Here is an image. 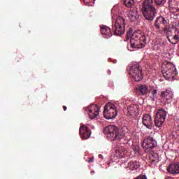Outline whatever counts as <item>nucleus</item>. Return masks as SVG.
Here are the masks:
<instances>
[{"instance_id":"6","label":"nucleus","mask_w":179,"mask_h":179,"mask_svg":"<svg viewBox=\"0 0 179 179\" xmlns=\"http://www.w3.org/2000/svg\"><path fill=\"white\" fill-rule=\"evenodd\" d=\"M116 36H121L125 33V20L122 17H118L115 22L113 29Z\"/></svg>"},{"instance_id":"30","label":"nucleus","mask_w":179,"mask_h":179,"mask_svg":"<svg viewBox=\"0 0 179 179\" xmlns=\"http://www.w3.org/2000/svg\"><path fill=\"white\" fill-rule=\"evenodd\" d=\"M156 5L160 6L164 5L166 2H167V0H155Z\"/></svg>"},{"instance_id":"18","label":"nucleus","mask_w":179,"mask_h":179,"mask_svg":"<svg viewBox=\"0 0 179 179\" xmlns=\"http://www.w3.org/2000/svg\"><path fill=\"white\" fill-rule=\"evenodd\" d=\"M101 33L105 38H110L111 36H113V34L111 33V29L110 27L104 25L101 27Z\"/></svg>"},{"instance_id":"16","label":"nucleus","mask_w":179,"mask_h":179,"mask_svg":"<svg viewBox=\"0 0 179 179\" xmlns=\"http://www.w3.org/2000/svg\"><path fill=\"white\" fill-rule=\"evenodd\" d=\"M139 17H140L139 12L138 11L137 9L129 10L128 17L129 19H130L131 22H135L136 20H138Z\"/></svg>"},{"instance_id":"26","label":"nucleus","mask_w":179,"mask_h":179,"mask_svg":"<svg viewBox=\"0 0 179 179\" xmlns=\"http://www.w3.org/2000/svg\"><path fill=\"white\" fill-rule=\"evenodd\" d=\"M95 1L96 0H83V2L87 6H94Z\"/></svg>"},{"instance_id":"1","label":"nucleus","mask_w":179,"mask_h":179,"mask_svg":"<svg viewBox=\"0 0 179 179\" xmlns=\"http://www.w3.org/2000/svg\"><path fill=\"white\" fill-rule=\"evenodd\" d=\"M103 132L106 134V137L110 141H116L117 143H126L128 145V142H131V136H127L124 133H120L118 127L114 125L107 126Z\"/></svg>"},{"instance_id":"10","label":"nucleus","mask_w":179,"mask_h":179,"mask_svg":"<svg viewBox=\"0 0 179 179\" xmlns=\"http://www.w3.org/2000/svg\"><path fill=\"white\" fill-rule=\"evenodd\" d=\"M141 12L146 20H149L150 22H152L156 17V7H152L151 8H148L147 10H141Z\"/></svg>"},{"instance_id":"22","label":"nucleus","mask_w":179,"mask_h":179,"mask_svg":"<svg viewBox=\"0 0 179 179\" xmlns=\"http://www.w3.org/2000/svg\"><path fill=\"white\" fill-rule=\"evenodd\" d=\"M127 113L129 114V115H134V114L135 113H138V106H136V105H130L128 108H127Z\"/></svg>"},{"instance_id":"11","label":"nucleus","mask_w":179,"mask_h":179,"mask_svg":"<svg viewBox=\"0 0 179 179\" xmlns=\"http://www.w3.org/2000/svg\"><path fill=\"white\" fill-rule=\"evenodd\" d=\"M157 145V142H156V140L153 139V137L150 136L144 139V141L143 142V148L145 152H149V149L155 148Z\"/></svg>"},{"instance_id":"36","label":"nucleus","mask_w":179,"mask_h":179,"mask_svg":"<svg viewBox=\"0 0 179 179\" xmlns=\"http://www.w3.org/2000/svg\"><path fill=\"white\" fill-rule=\"evenodd\" d=\"M172 44H177V42H175V43H173V42H171Z\"/></svg>"},{"instance_id":"14","label":"nucleus","mask_w":179,"mask_h":179,"mask_svg":"<svg viewBox=\"0 0 179 179\" xmlns=\"http://www.w3.org/2000/svg\"><path fill=\"white\" fill-rule=\"evenodd\" d=\"M143 125L148 129L153 128V120H152V116L150 115L145 114L143 116Z\"/></svg>"},{"instance_id":"23","label":"nucleus","mask_w":179,"mask_h":179,"mask_svg":"<svg viewBox=\"0 0 179 179\" xmlns=\"http://www.w3.org/2000/svg\"><path fill=\"white\" fill-rule=\"evenodd\" d=\"M150 97L152 100H155L156 97H157V90L156 89H151L150 90L148 94L147 95Z\"/></svg>"},{"instance_id":"34","label":"nucleus","mask_w":179,"mask_h":179,"mask_svg":"<svg viewBox=\"0 0 179 179\" xmlns=\"http://www.w3.org/2000/svg\"><path fill=\"white\" fill-rule=\"evenodd\" d=\"M99 159H103V155L99 154Z\"/></svg>"},{"instance_id":"19","label":"nucleus","mask_w":179,"mask_h":179,"mask_svg":"<svg viewBox=\"0 0 179 179\" xmlns=\"http://www.w3.org/2000/svg\"><path fill=\"white\" fill-rule=\"evenodd\" d=\"M167 171L170 174H179V163L170 164Z\"/></svg>"},{"instance_id":"25","label":"nucleus","mask_w":179,"mask_h":179,"mask_svg":"<svg viewBox=\"0 0 179 179\" xmlns=\"http://www.w3.org/2000/svg\"><path fill=\"white\" fill-rule=\"evenodd\" d=\"M134 2V0H124V3L127 8H132Z\"/></svg>"},{"instance_id":"31","label":"nucleus","mask_w":179,"mask_h":179,"mask_svg":"<svg viewBox=\"0 0 179 179\" xmlns=\"http://www.w3.org/2000/svg\"><path fill=\"white\" fill-rule=\"evenodd\" d=\"M164 27L162 28V30L166 33V31H169L170 30V26L169 24L164 25Z\"/></svg>"},{"instance_id":"3","label":"nucleus","mask_w":179,"mask_h":179,"mask_svg":"<svg viewBox=\"0 0 179 179\" xmlns=\"http://www.w3.org/2000/svg\"><path fill=\"white\" fill-rule=\"evenodd\" d=\"M129 73L133 78L135 82H140L143 79V74L142 73V67L139 63L134 62L131 66Z\"/></svg>"},{"instance_id":"2","label":"nucleus","mask_w":179,"mask_h":179,"mask_svg":"<svg viewBox=\"0 0 179 179\" xmlns=\"http://www.w3.org/2000/svg\"><path fill=\"white\" fill-rule=\"evenodd\" d=\"M131 48H143L146 44V36L140 31L134 32L130 38Z\"/></svg>"},{"instance_id":"4","label":"nucleus","mask_w":179,"mask_h":179,"mask_svg":"<svg viewBox=\"0 0 179 179\" xmlns=\"http://www.w3.org/2000/svg\"><path fill=\"white\" fill-rule=\"evenodd\" d=\"M118 115L117 106L112 102H108L104 106L103 116L106 120H113Z\"/></svg>"},{"instance_id":"13","label":"nucleus","mask_w":179,"mask_h":179,"mask_svg":"<svg viewBox=\"0 0 179 179\" xmlns=\"http://www.w3.org/2000/svg\"><path fill=\"white\" fill-rule=\"evenodd\" d=\"M161 97L164 103H166V104H170V103L173 101L174 94L173 93V91L170 90H166L161 92Z\"/></svg>"},{"instance_id":"17","label":"nucleus","mask_w":179,"mask_h":179,"mask_svg":"<svg viewBox=\"0 0 179 179\" xmlns=\"http://www.w3.org/2000/svg\"><path fill=\"white\" fill-rule=\"evenodd\" d=\"M141 164L138 161H132L128 163L127 166L126 167L127 171H134L138 170Z\"/></svg>"},{"instance_id":"37","label":"nucleus","mask_w":179,"mask_h":179,"mask_svg":"<svg viewBox=\"0 0 179 179\" xmlns=\"http://www.w3.org/2000/svg\"><path fill=\"white\" fill-rule=\"evenodd\" d=\"M91 174H94V171H91Z\"/></svg>"},{"instance_id":"9","label":"nucleus","mask_w":179,"mask_h":179,"mask_svg":"<svg viewBox=\"0 0 179 179\" xmlns=\"http://www.w3.org/2000/svg\"><path fill=\"white\" fill-rule=\"evenodd\" d=\"M166 117H167V112H166V110L164 109L158 110L155 119V127L160 128V127L164 124Z\"/></svg>"},{"instance_id":"32","label":"nucleus","mask_w":179,"mask_h":179,"mask_svg":"<svg viewBox=\"0 0 179 179\" xmlns=\"http://www.w3.org/2000/svg\"><path fill=\"white\" fill-rule=\"evenodd\" d=\"M156 160H157V158H155V157L153 155H152L150 157V162L153 164L155 163V162H156Z\"/></svg>"},{"instance_id":"35","label":"nucleus","mask_w":179,"mask_h":179,"mask_svg":"<svg viewBox=\"0 0 179 179\" xmlns=\"http://www.w3.org/2000/svg\"><path fill=\"white\" fill-rule=\"evenodd\" d=\"M63 108H64V111H66V106H63Z\"/></svg>"},{"instance_id":"8","label":"nucleus","mask_w":179,"mask_h":179,"mask_svg":"<svg viewBox=\"0 0 179 179\" xmlns=\"http://www.w3.org/2000/svg\"><path fill=\"white\" fill-rule=\"evenodd\" d=\"M117 146L119 149H116L115 150L116 157H119V158L125 157V155H127L128 152V148L131 146V141L127 142V143L118 142Z\"/></svg>"},{"instance_id":"21","label":"nucleus","mask_w":179,"mask_h":179,"mask_svg":"<svg viewBox=\"0 0 179 179\" xmlns=\"http://www.w3.org/2000/svg\"><path fill=\"white\" fill-rule=\"evenodd\" d=\"M151 8H155L153 6V0H144L141 10L151 9Z\"/></svg>"},{"instance_id":"28","label":"nucleus","mask_w":179,"mask_h":179,"mask_svg":"<svg viewBox=\"0 0 179 179\" xmlns=\"http://www.w3.org/2000/svg\"><path fill=\"white\" fill-rule=\"evenodd\" d=\"M169 8H173L177 5V0H169Z\"/></svg>"},{"instance_id":"7","label":"nucleus","mask_w":179,"mask_h":179,"mask_svg":"<svg viewBox=\"0 0 179 179\" xmlns=\"http://www.w3.org/2000/svg\"><path fill=\"white\" fill-rule=\"evenodd\" d=\"M85 113L90 117V120H96L100 114V107L96 104H91L85 108Z\"/></svg>"},{"instance_id":"24","label":"nucleus","mask_w":179,"mask_h":179,"mask_svg":"<svg viewBox=\"0 0 179 179\" xmlns=\"http://www.w3.org/2000/svg\"><path fill=\"white\" fill-rule=\"evenodd\" d=\"M173 27L175 29V36H173V40H179V22L173 24Z\"/></svg>"},{"instance_id":"33","label":"nucleus","mask_w":179,"mask_h":179,"mask_svg":"<svg viewBox=\"0 0 179 179\" xmlns=\"http://www.w3.org/2000/svg\"><path fill=\"white\" fill-rule=\"evenodd\" d=\"M94 158L92 157L88 160V163H93Z\"/></svg>"},{"instance_id":"27","label":"nucleus","mask_w":179,"mask_h":179,"mask_svg":"<svg viewBox=\"0 0 179 179\" xmlns=\"http://www.w3.org/2000/svg\"><path fill=\"white\" fill-rule=\"evenodd\" d=\"M166 138H168V139H176V138H177V134L175 131H172L166 135Z\"/></svg>"},{"instance_id":"12","label":"nucleus","mask_w":179,"mask_h":179,"mask_svg":"<svg viewBox=\"0 0 179 179\" xmlns=\"http://www.w3.org/2000/svg\"><path fill=\"white\" fill-rule=\"evenodd\" d=\"M169 20L166 19L163 16H159L156 18L154 23V27H155L157 33H159V34H162V31H160V25L162 24V26H166V24H169Z\"/></svg>"},{"instance_id":"20","label":"nucleus","mask_w":179,"mask_h":179,"mask_svg":"<svg viewBox=\"0 0 179 179\" xmlns=\"http://www.w3.org/2000/svg\"><path fill=\"white\" fill-rule=\"evenodd\" d=\"M138 90L143 96H148L150 90H149V86L144 84L138 85Z\"/></svg>"},{"instance_id":"29","label":"nucleus","mask_w":179,"mask_h":179,"mask_svg":"<svg viewBox=\"0 0 179 179\" xmlns=\"http://www.w3.org/2000/svg\"><path fill=\"white\" fill-rule=\"evenodd\" d=\"M166 33V37L168 38V41H169V43H171V41L170 40V37L173 36V31H171V29H169Z\"/></svg>"},{"instance_id":"15","label":"nucleus","mask_w":179,"mask_h":179,"mask_svg":"<svg viewBox=\"0 0 179 179\" xmlns=\"http://www.w3.org/2000/svg\"><path fill=\"white\" fill-rule=\"evenodd\" d=\"M79 131L82 139H89L90 138V136L92 135V133H90V130H89V128L86 127V126L85 125H81L80 127Z\"/></svg>"},{"instance_id":"5","label":"nucleus","mask_w":179,"mask_h":179,"mask_svg":"<svg viewBox=\"0 0 179 179\" xmlns=\"http://www.w3.org/2000/svg\"><path fill=\"white\" fill-rule=\"evenodd\" d=\"M163 70L162 71L164 78L166 80H174V78L177 75L176 66L171 64H167L166 66L163 64Z\"/></svg>"}]
</instances>
